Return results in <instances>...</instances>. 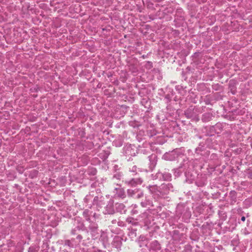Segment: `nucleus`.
Segmentation results:
<instances>
[{"label": "nucleus", "mask_w": 252, "mask_h": 252, "mask_svg": "<svg viewBox=\"0 0 252 252\" xmlns=\"http://www.w3.org/2000/svg\"><path fill=\"white\" fill-rule=\"evenodd\" d=\"M245 219H246V218H245V217H244V216H243V217H242L241 218V220H242V221H244L245 220Z\"/></svg>", "instance_id": "f257e3e1"}]
</instances>
